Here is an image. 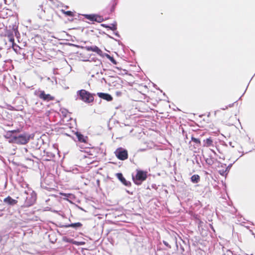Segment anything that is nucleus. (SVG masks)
I'll list each match as a JSON object with an SVG mask.
<instances>
[{"instance_id": "412c9836", "label": "nucleus", "mask_w": 255, "mask_h": 255, "mask_svg": "<svg viewBox=\"0 0 255 255\" xmlns=\"http://www.w3.org/2000/svg\"><path fill=\"white\" fill-rule=\"evenodd\" d=\"M117 5V3L115 2H113L111 7H110V12H114L115 11V7Z\"/></svg>"}, {"instance_id": "423d86ee", "label": "nucleus", "mask_w": 255, "mask_h": 255, "mask_svg": "<svg viewBox=\"0 0 255 255\" xmlns=\"http://www.w3.org/2000/svg\"><path fill=\"white\" fill-rule=\"evenodd\" d=\"M85 17L91 21H95L98 22H101L104 20L102 16L97 14H87Z\"/></svg>"}, {"instance_id": "cd10ccee", "label": "nucleus", "mask_w": 255, "mask_h": 255, "mask_svg": "<svg viewBox=\"0 0 255 255\" xmlns=\"http://www.w3.org/2000/svg\"><path fill=\"white\" fill-rule=\"evenodd\" d=\"M15 132V130H11V131H9V132H11V133H13Z\"/></svg>"}, {"instance_id": "ddd939ff", "label": "nucleus", "mask_w": 255, "mask_h": 255, "mask_svg": "<svg viewBox=\"0 0 255 255\" xmlns=\"http://www.w3.org/2000/svg\"><path fill=\"white\" fill-rule=\"evenodd\" d=\"M87 49L89 51L96 52L98 54H101L102 52L101 50L97 46H88Z\"/></svg>"}, {"instance_id": "bb28decb", "label": "nucleus", "mask_w": 255, "mask_h": 255, "mask_svg": "<svg viewBox=\"0 0 255 255\" xmlns=\"http://www.w3.org/2000/svg\"><path fill=\"white\" fill-rule=\"evenodd\" d=\"M117 95H121V92H117Z\"/></svg>"}, {"instance_id": "f8f14e48", "label": "nucleus", "mask_w": 255, "mask_h": 255, "mask_svg": "<svg viewBox=\"0 0 255 255\" xmlns=\"http://www.w3.org/2000/svg\"><path fill=\"white\" fill-rule=\"evenodd\" d=\"M215 117L218 120H222L224 119L225 113L221 110H217L214 112Z\"/></svg>"}, {"instance_id": "aec40b11", "label": "nucleus", "mask_w": 255, "mask_h": 255, "mask_svg": "<svg viewBox=\"0 0 255 255\" xmlns=\"http://www.w3.org/2000/svg\"><path fill=\"white\" fill-rule=\"evenodd\" d=\"M10 41L12 43V48L13 49V50L16 52V49H14V46H16V47H19V46L18 45H16L15 43H14V39L13 38H10Z\"/></svg>"}, {"instance_id": "393cba45", "label": "nucleus", "mask_w": 255, "mask_h": 255, "mask_svg": "<svg viewBox=\"0 0 255 255\" xmlns=\"http://www.w3.org/2000/svg\"><path fill=\"white\" fill-rule=\"evenodd\" d=\"M74 244L77 245H84V242H82V243H77V242H75L74 243Z\"/></svg>"}, {"instance_id": "6ab92c4d", "label": "nucleus", "mask_w": 255, "mask_h": 255, "mask_svg": "<svg viewBox=\"0 0 255 255\" xmlns=\"http://www.w3.org/2000/svg\"><path fill=\"white\" fill-rule=\"evenodd\" d=\"M191 140L193 142H194L195 143L198 144V145H200L201 144V141L199 139L196 138L193 136L191 137Z\"/></svg>"}, {"instance_id": "5701e85b", "label": "nucleus", "mask_w": 255, "mask_h": 255, "mask_svg": "<svg viewBox=\"0 0 255 255\" xmlns=\"http://www.w3.org/2000/svg\"><path fill=\"white\" fill-rule=\"evenodd\" d=\"M108 58L110 59V60L114 64H117V61L113 57L110 56H108Z\"/></svg>"}, {"instance_id": "39448f33", "label": "nucleus", "mask_w": 255, "mask_h": 255, "mask_svg": "<svg viewBox=\"0 0 255 255\" xmlns=\"http://www.w3.org/2000/svg\"><path fill=\"white\" fill-rule=\"evenodd\" d=\"M37 96L43 101H50L54 100L55 98L49 94H46L44 91H39Z\"/></svg>"}, {"instance_id": "6e6552de", "label": "nucleus", "mask_w": 255, "mask_h": 255, "mask_svg": "<svg viewBox=\"0 0 255 255\" xmlns=\"http://www.w3.org/2000/svg\"><path fill=\"white\" fill-rule=\"evenodd\" d=\"M75 134L78 139V141L81 142L87 143L88 138L86 136H84L82 133L79 132H76Z\"/></svg>"}, {"instance_id": "f3484780", "label": "nucleus", "mask_w": 255, "mask_h": 255, "mask_svg": "<svg viewBox=\"0 0 255 255\" xmlns=\"http://www.w3.org/2000/svg\"><path fill=\"white\" fill-rule=\"evenodd\" d=\"M104 26L106 28H108L114 31L117 29V23L115 22V23H112L110 24V25H104Z\"/></svg>"}, {"instance_id": "f03ea898", "label": "nucleus", "mask_w": 255, "mask_h": 255, "mask_svg": "<svg viewBox=\"0 0 255 255\" xmlns=\"http://www.w3.org/2000/svg\"><path fill=\"white\" fill-rule=\"evenodd\" d=\"M147 172L140 170H136V174L135 177H133V180L136 185H139L145 181L147 178Z\"/></svg>"}, {"instance_id": "0eeeda50", "label": "nucleus", "mask_w": 255, "mask_h": 255, "mask_svg": "<svg viewBox=\"0 0 255 255\" xmlns=\"http://www.w3.org/2000/svg\"><path fill=\"white\" fill-rule=\"evenodd\" d=\"M116 176L119 179V180L125 185L127 186H129L130 185V182L126 180V179L124 177L122 173H118L116 174Z\"/></svg>"}, {"instance_id": "20e7f679", "label": "nucleus", "mask_w": 255, "mask_h": 255, "mask_svg": "<svg viewBox=\"0 0 255 255\" xmlns=\"http://www.w3.org/2000/svg\"><path fill=\"white\" fill-rule=\"evenodd\" d=\"M115 154L121 160H125L128 158V151L122 147L118 148L115 151Z\"/></svg>"}, {"instance_id": "4468645a", "label": "nucleus", "mask_w": 255, "mask_h": 255, "mask_svg": "<svg viewBox=\"0 0 255 255\" xmlns=\"http://www.w3.org/2000/svg\"><path fill=\"white\" fill-rule=\"evenodd\" d=\"M204 142V146L206 147H210L211 146L213 145V139L211 137L208 138L203 141Z\"/></svg>"}, {"instance_id": "a211bd4d", "label": "nucleus", "mask_w": 255, "mask_h": 255, "mask_svg": "<svg viewBox=\"0 0 255 255\" xmlns=\"http://www.w3.org/2000/svg\"><path fill=\"white\" fill-rule=\"evenodd\" d=\"M82 224L81 223L78 222L75 223H72L70 224L68 227H72V228H77V227H82Z\"/></svg>"}, {"instance_id": "f257e3e1", "label": "nucleus", "mask_w": 255, "mask_h": 255, "mask_svg": "<svg viewBox=\"0 0 255 255\" xmlns=\"http://www.w3.org/2000/svg\"><path fill=\"white\" fill-rule=\"evenodd\" d=\"M80 99L87 103L93 102L94 100V94L82 89L78 91Z\"/></svg>"}, {"instance_id": "9b49d317", "label": "nucleus", "mask_w": 255, "mask_h": 255, "mask_svg": "<svg viewBox=\"0 0 255 255\" xmlns=\"http://www.w3.org/2000/svg\"><path fill=\"white\" fill-rule=\"evenodd\" d=\"M147 103L148 104L147 105L144 102H141L140 103V106L142 107V110L146 112H148L149 110H153V106H151L148 101Z\"/></svg>"}, {"instance_id": "dca6fc26", "label": "nucleus", "mask_w": 255, "mask_h": 255, "mask_svg": "<svg viewBox=\"0 0 255 255\" xmlns=\"http://www.w3.org/2000/svg\"><path fill=\"white\" fill-rule=\"evenodd\" d=\"M61 11L62 13L64 14L65 15L71 17H73L74 16V13L71 11H65L64 9H61Z\"/></svg>"}, {"instance_id": "c756f323", "label": "nucleus", "mask_w": 255, "mask_h": 255, "mask_svg": "<svg viewBox=\"0 0 255 255\" xmlns=\"http://www.w3.org/2000/svg\"><path fill=\"white\" fill-rule=\"evenodd\" d=\"M2 214H0V217H1L2 216Z\"/></svg>"}, {"instance_id": "b1692460", "label": "nucleus", "mask_w": 255, "mask_h": 255, "mask_svg": "<svg viewBox=\"0 0 255 255\" xmlns=\"http://www.w3.org/2000/svg\"><path fill=\"white\" fill-rule=\"evenodd\" d=\"M59 194L60 195L66 197L67 198L70 197V196L71 195V194L64 193H62V192H60Z\"/></svg>"}, {"instance_id": "7ed1b4c3", "label": "nucleus", "mask_w": 255, "mask_h": 255, "mask_svg": "<svg viewBox=\"0 0 255 255\" xmlns=\"http://www.w3.org/2000/svg\"><path fill=\"white\" fill-rule=\"evenodd\" d=\"M29 138L25 135L20 134L17 136H13L11 137L9 142L18 144H25L28 142Z\"/></svg>"}, {"instance_id": "2eb2a0df", "label": "nucleus", "mask_w": 255, "mask_h": 255, "mask_svg": "<svg viewBox=\"0 0 255 255\" xmlns=\"http://www.w3.org/2000/svg\"><path fill=\"white\" fill-rule=\"evenodd\" d=\"M200 180V177L198 174H194L192 175L191 177V181L194 183H197L199 182Z\"/></svg>"}, {"instance_id": "1a4fd4ad", "label": "nucleus", "mask_w": 255, "mask_h": 255, "mask_svg": "<svg viewBox=\"0 0 255 255\" xmlns=\"http://www.w3.org/2000/svg\"><path fill=\"white\" fill-rule=\"evenodd\" d=\"M3 202L9 205H16L18 201L15 199H12L10 196H8L6 198H4L3 200Z\"/></svg>"}, {"instance_id": "9d476101", "label": "nucleus", "mask_w": 255, "mask_h": 255, "mask_svg": "<svg viewBox=\"0 0 255 255\" xmlns=\"http://www.w3.org/2000/svg\"><path fill=\"white\" fill-rule=\"evenodd\" d=\"M98 95L100 98L106 100L107 101H111L113 100L112 97L109 94L98 93Z\"/></svg>"}, {"instance_id": "7c9ffc66", "label": "nucleus", "mask_w": 255, "mask_h": 255, "mask_svg": "<svg viewBox=\"0 0 255 255\" xmlns=\"http://www.w3.org/2000/svg\"><path fill=\"white\" fill-rule=\"evenodd\" d=\"M14 49H16L17 50L16 47H14Z\"/></svg>"}, {"instance_id": "c85d7f7f", "label": "nucleus", "mask_w": 255, "mask_h": 255, "mask_svg": "<svg viewBox=\"0 0 255 255\" xmlns=\"http://www.w3.org/2000/svg\"><path fill=\"white\" fill-rule=\"evenodd\" d=\"M1 57H2V55H1V54L0 53V59L1 58Z\"/></svg>"}, {"instance_id": "a878e982", "label": "nucleus", "mask_w": 255, "mask_h": 255, "mask_svg": "<svg viewBox=\"0 0 255 255\" xmlns=\"http://www.w3.org/2000/svg\"><path fill=\"white\" fill-rule=\"evenodd\" d=\"M163 243L166 246L169 247V245L166 242L163 241Z\"/></svg>"}, {"instance_id": "4be33fe9", "label": "nucleus", "mask_w": 255, "mask_h": 255, "mask_svg": "<svg viewBox=\"0 0 255 255\" xmlns=\"http://www.w3.org/2000/svg\"><path fill=\"white\" fill-rule=\"evenodd\" d=\"M206 162L208 164L210 165L213 164V163H214V161L211 158H207L206 160Z\"/></svg>"}, {"instance_id": "2f4dec72", "label": "nucleus", "mask_w": 255, "mask_h": 255, "mask_svg": "<svg viewBox=\"0 0 255 255\" xmlns=\"http://www.w3.org/2000/svg\"><path fill=\"white\" fill-rule=\"evenodd\" d=\"M1 48H0V50H1Z\"/></svg>"}]
</instances>
